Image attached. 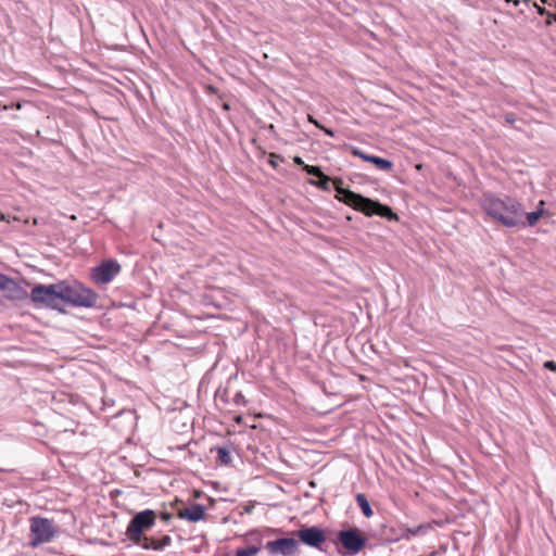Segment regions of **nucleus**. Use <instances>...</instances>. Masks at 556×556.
<instances>
[{
    "label": "nucleus",
    "mask_w": 556,
    "mask_h": 556,
    "mask_svg": "<svg viewBox=\"0 0 556 556\" xmlns=\"http://www.w3.org/2000/svg\"><path fill=\"white\" fill-rule=\"evenodd\" d=\"M233 403L237 405H247L248 401L241 392H237L233 396Z\"/></svg>",
    "instance_id": "aec40b11"
},
{
    "label": "nucleus",
    "mask_w": 556,
    "mask_h": 556,
    "mask_svg": "<svg viewBox=\"0 0 556 556\" xmlns=\"http://www.w3.org/2000/svg\"><path fill=\"white\" fill-rule=\"evenodd\" d=\"M339 200L356 211L364 213L366 216L378 215L389 220H396L397 215L393 213L391 207L383 205L369 198H365L351 190L337 188Z\"/></svg>",
    "instance_id": "f03ea898"
},
{
    "label": "nucleus",
    "mask_w": 556,
    "mask_h": 556,
    "mask_svg": "<svg viewBox=\"0 0 556 556\" xmlns=\"http://www.w3.org/2000/svg\"><path fill=\"white\" fill-rule=\"evenodd\" d=\"M169 543H170V538H169V536H164V538L162 539V541L160 542V545H161V546H162V548H163L164 546L169 545Z\"/></svg>",
    "instance_id": "b1692460"
},
{
    "label": "nucleus",
    "mask_w": 556,
    "mask_h": 556,
    "mask_svg": "<svg viewBox=\"0 0 556 556\" xmlns=\"http://www.w3.org/2000/svg\"><path fill=\"white\" fill-rule=\"evenodd\" d=\"M205 511L203 506L194 504L178 513L179 518L186 519L191 522L200 521L204 518Z\"/></svg>",
    "instance_id": "f8f14e48"
},
{
    "label": "nucleus",
    "mask_w": 556,
    "mask_h": 556,
    "mask_svg": "<svg viewBox=\"0 0 556 556\" xmlns=\"http://www.w3.org/2000/svg\"><path fill=\"white\" fill-rule=\"evenodd\" d=\"M98 295L78 281H72V306L93 307Z\"/></svg>",
    "instance_id": "6e6552de"
},
{
    "label": "nucleus",
    "mask_w": 556,
    "mask_h": 556,
    "mask_svg": "<svg viewBox=\"0 0 556 556\" xmlns=\"http://www.w3.org/2000/svg\"><path fill=\"white\" fill-rule=\"evenodd\" d=\"M294 163H295V164H299V165H302V164H303V161H302V159H301V157L295 156V157H294Z\"/></svg>",
    "instance_id": "cd10ccee"
},
{
    "label": "nucleus",
    "mask_w": 556,
    "mask_h": 556,
    "mask_svg": "<svg viewBox=\"0 0 556 556\" xmlns=\"http://www.w3.org/2000/svg\"><path fill=\"white\" fill-rule=\"evenodd\" d=\"M318 186L325 188L324 182L318 184Z\"/></svg>",
    "instance_id": "7c9ffc66"
},
{
    "label": "nucleus",
    "mask_w": 556,
    "mask_h": 556,
    "mask_svg": "<svg viewBox=\"0 0 556 556\" xmlns=\"http://www.w3.org/2000/svg\"><path fill=\"white\" fill-rule=\"evenodd\" d=\"M298 536L304 544L315 548H320L326 541L324 531L317 527L301 529L298 531Z\"/></svg>",
    "instance_id": "9b49d317"
},
{
    "label": "nucleus",
    "mask_w": 556,
    "mask_h": 556,
    "mask_svg": "<svg viewBox=\"0 0 556 556\" xmlns=\"http://www.w3.org/2000/svg\"><path fill=\"white\" fill-rule=\"evenodd\" d=\"M4 219H5V215L0 212V220H4Z\"/></svg>",
    "instance_id": "c756f323"
},
{
    "label": "nucleus",
    "mask_w": 556,
    "mask_h": 556,
    "mask_svg": "<svg viewBox=\"0 0 556 556\" xmlns=\"http://www.w3.org/2000/svg\"><path fill=\"white\" fill-rule=\"evenodd\" d=\"M369 163L375 164L381 170H391L393 168V163L387 159H382L379 156L372 155V157L367 159Z\"/></svg>",
    "instance_id": "4468645a"
},
{
    "label": "nucleus",
    "mask_w": 556,
    "mask_h": 556,
    "mask_svg": "<svg viewBox=\"0 0 556 556\" xmlns=\"http://www.w3.org/2000/svg\"><path fill=\"white\" fill-rule=\"evenodd\" d=\"M352 154H353L354 156H357V157L362 159V160H363V161H365V162H368V160H367V159L372 157V155H368V154L364 153L361 149L355 148V147H354V148H352Z\"/></svg>",
    "instance_id": "6ab92c4d"
},
{
    "label": "nucleus",
    "mask_w": 556,
    "mask_h": 556,
    "mask_svg": "<svg viewBox=\"0 0 556 556\" xmlns=\"http://www.w3.org/2000/svg\"><path fill=\"white\" fill-rule=\"evenodd\" d=\"M121 271V265L115 260L102 262L99 266L92 268L91 280L97 285H106Z\"/></svg>",
    "instance_id": "0eeeda50"
},
{
    "label": "nucleus",
    "mask_w": 556,
    "mask_h": 556,
    "mask_svg": "<svg viewBox=\"0 0 556 556\" xmlns=\"http://www.w3.org/2000/svg\"><path fill=\"white\" fill-rule=\"evenodd\" d=\"M544 204H545V203H544V201H543V200H541V201L539 202V204H538V207H536V208H543V210H544Z\"/></svg>",
    "instance_id": "c85d7f7f"
},
{
    "label": "nucleus",
    "mask_w": 556,
    "mask_h": 556,
    "mask_svg": "<svg viewBox=\"0 0 556 556\" xmlns=\"http://www.w3.org/2000/svg\"><path fill=\"white\" fill-rule=\"evenodd\" d=\"M143 547L147 548V549H161L162 546L160 545V543H155L154 541H151L150 543L146 542L143 544Z\"/></svg>",
    "instance_id": "412c9836"
},
{
    "label": "nucleus",
    "mask_w": 556,
    "mask_h": 556,
    "mask_svg": "<svg viewBox=\"0 0 556 556\" xmlns=\"http://www.w3.org/2000/svg\"><path fill=\"white\" fill-rule=\"evenodd\" d=\"M303 169L308 175H313V176L319 177L320 179L324 180V182H327L329 180V178L327 176H325L324 173L321 172V169L319 167H317V166L304 165Z\"/></svg>",
    "instance_id": "2eb2a0df"
},
{
    "label": "nucleus",
    "mask_w": 556,
    "mask_h": 556,
    "mask_svg": "<svg viewBox=\"0 0 556 556\" xmlns=\"http://www.w3.org/2000/svg\"><path fill=\"white\" fill-rule=\"evenodd\" d=\"M320 129H321V130H324V131H325V134H326L327 136H329V137H334V132H333L331 129L326 128V127H324V126H323V128H320Z\"/></svg>",
    "instance_id": "393cba45"
},
{
    "label": "nucleus",
    "mask_w": 556,
    "mask_h": 556,
    "mask_svg": "<svg viewBox=\"0 0 556 556\" xmlns=\"http://www.w3.org/2000/svg\"><path fill=\"white\" fill-rule=\"evenodd\" d=\"M55 530L52 522L47 518L34 517L30 519V545L38 546L51 541Z\"/></svg>",
    "instance_id": "39448f33"
},
{
    "label": "nucleus",
    "mask_w": 556,
    "mask_h": 556,
    "mask_svg": "<svg viewBox=\"0 0 556 556\" xmlns=\"http://www.w3.org/2000/svg\"><path fill=\"white\" fill-rule=\"evenodd\" d=\"M338 543L344 548L339 551L343 556H354L366 545V539L357 529L341 530L337 536Z\"/></svg>",
    "instance_id": "20e7f679"
},
{
    "label": "nucleus",
    "mask_w": 556,
    "mask_h": 556,
    "mask_svg": "<svg viewBox=\"0 0 556 556\" xmlns=\"http://www.w3.org/2000/svg\"><path fill=\"white\" fill-rule=\"evenodd\" d=\"M307 119L309 123L314 124L316 127L323 128V125L317 119H315L314 116L308 115Z\"/></svg>",
    "instance_id": "5701e85b"
},
{
    "label": "nucleus",
    "mask_w": 556,
    "mask_h": 556,
    "mask_svg": "<svg viewBox=\"0 0 556 556\" xmlns=\"http://www.w3.org/2000/svg\"><path fill=\"white\" fill-rule=\"evenodd\" d=\"M31 300L42 303L53 309L65 311L70 303L68 289L59 290L58 286H37L31 290Z\"/></svg>",
    "instance_id": "7ed1b4c3"
},
{
    "label": "nucleus",
    "mask_w": 556,
    "mask_h": 556,
    "mask_svg": "<svg viewBox=\"0 0 556 556\" xmlns=\"http://www.w3.org/2000/svg\"><path fill=\"white\" fill-rule=\"evenodd\" d=\"M542 214H543V208H536L533 212H530L527 214L525 213L523 217H526L529 226H534L538 223V220L540 219V217L542 216Z\"/></svg>",
    "instance_id": "dca6fc26"
},
{
    "label": "nucleus",
    "mask_w": 556,
    "mask_h": 556,
    "mask_svg": "<svg viewBox=\"0 0 556 556\" xmlns=\"http://www.w3.org/2000/svg\"><path fill=\"white\" fill-rule=\"evenodd\" d=\"M544 368L552 370V371H556V363L553 361H547L544 363Z\"/></svg>",
    "instance_id": "4be33fe9"
},
{
    "label": "nucleus",
    "mask_w": 556,
    "mask_h": 556,
    "mask_svg": "<svg viewBox=\"0 0 556 556\" xmlns=\"http://www.w3.org/2000/svg\"><path fill=\"white\" fill-rule=\"evenodd\" d=\"M261 551V546H249L247 548H239L237 549L235 556H256L258 552Z\"/></svg>",
    "instance_id": "a211bd4d"
},
{
    "label": "nucleus",
    "mask_w": 556,
    "mask_h": 556,
    "mask_svg": "<svg viewBox=\"0 0 556 556\" xmlns=\"http://www.w3.org/2000/svg\"><path fill=\"white\" fill-rule=\"evenodd\" d=\"M242 419L243 418H242L241 415H237V416L233 417L235 422L238 424V425H240L242 422Z\"/></svg>",
    "instance_id": "bb28decb"
},
{
    "label": "nucleus",
    "mask_w": 556,
    "mask_h": 556,
    "mask_svg": "<svg viewBox=\"0 0 556 556\" xmlns=\"http://www.w3.org/2000/svg\"><path fill=\"white\" fill-rule=\"evenodd\" d=\"M0 292L8 300H22L27 293L14 279L0 274Z\"/></svg>",
    "instance_id": "9d476101"
},
{
    "label": "nucleus",
    "mask_w": 556,
    "mask_h": 556,
    "mask_svg": "<svg viewBox=\"0 0 556 556\" xmlns=\"http://www.w3.org/2000/svg\"><path fill=\"white\" fill-rule=\"evenodd\" d=\"M355 498L364 516L367 518L371 517L374 511L367 497L363 493H358Z\"/></svg>",
    "instance_id": "ddd939ff"
},
{
    "label": "nucleus",
    "mask_w": 556,
    "mask_h": 556,
    "mask_svg": "<svg viewBox=\"0 0 556 556\" xmlns=\"http://www.w3.org/2000/svg\"><path fill=\"white\" fill-rule=\"evenodd\" d=\"M216 451H217L218 460L222 464L228 465L231 463V455L227 447H217Z\"/></svg>",
    "instance_id": "f3484780"
},
{
    "label": "nucleus",
    "mask_w": 556,
    "mask_h": 556,
    "mask_svg": "<svg viewBox=\"0 0 556 556\" xmlns=\"http://www.w3.org/2000/svg\"><path fill=\"white\" fill-rule=\"evenodd\" d=\"M265 548L273 556H292L298 552L299 542L293 538H282L268 541Z\"/></svg>",
    "instance_id": "1a4fd4ad"
},
{
    "label": "nucleus",
    "mask_w": 556,
    "mask_h": 556,
    "mask_svg": "<svg viewBox=\"0 0 556 556\" xmlns=\"http://www.w3.org/2000/svg\"><path fill=\"white\" fill-rule=\"evenodd\" d=\"M481 207L488 216L505 227L525 226V210L515 198L485 194L481 200Z\"/></svg>",
    "instance_id": "f257e3e1"
},
{
    "label": "nucleus",
    "mask_w": 556,
    "mask_h": 556,
    "mask_svg": "<svg viewBox=\"0 0 556 556\" xmlns=\"http://www.w3.org/2000/svg\"><path fill=\"white\" fill-rule=\"evenodd\" d=\"M155 514L151 509H146L138 513L127 526V534L134 540L138 541L144 530L154 526Z\"/></svg>",
    "instance_id": "423d86ee"
},
{
    "label": "nucleus",
    "mask_w": 556,
    "mask_h": 556,
    "mask_svg": "<svg viewBox=\"0 0 556 556\" xmlns=\"http://www.w3.org/2000/svg\"><path fill=\"white\" fill-rule=\"evenodd\" d=\"M505 121H506L507 123H510V124H511V123H514V122H515V118H514V116H513L511 114H507V115L505 116Z\"/></svg>",
    "instance_id": "a878e982"
}]
</instances>
